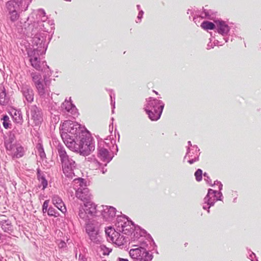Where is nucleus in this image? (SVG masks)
I'll return each mask as SVG.
<instances>
[{
    "label": "nucleus",
    "mask_w": 261,
    "mask_h": 261,
    "mask_svg": "<svg viewBox=\"0 0 261 261\" xmlns=\"http://www.w3.org/2000/svg\"><path fill=\"white\" fill-rule=\"evenodd\" d=\"M85 131L77 123L66 121L62 125L61 136L68 147L75 141H78L80 136Z\"/></svg>",
    "instance_id": "1"
},
{
    "label": "nucleus",
    "mask_w": 261,
    "mask_h": 261,
    "mask_svg": "<svg viewBox=\"0 0 261 261\" xmlns=\"http://www.w3.org/2000/svg\"><path fill=\"white\" fill-rule=\"evenodd\" d=\"M68 148L83 155L90 154L95 149L93 139L87 131L84 132L81 136H80L79 141H75Z\"/></svg>",
    "instance_id": "2"
},
{
    "label": "nucleus",
    "mask_w": 261,
    "mask_h": 261,
    "mask_svg": "<svg viewBox=\"0 0 261 261\" xmlns=\"http://www.w3.org/2000/svg\"><path fill=\"white\" fill-rule=\"evenodd\" d=\"M32 77L38 94L40 96L44 97L46 94H49L50 92L49 87L50 84V81L49 80L44 78L42 80L41 76L39 74L32 73Z\"/></svg>",
    "instance_id": "3"
},
{
    "label": "nucleus",
    "mask_w": 261,
    "mask_h": 261,
    "mask_svg": "<svg viewBox=\"0 0 261 261\" xmlns=\"http://www.w3.org/2000/svg\"><path fill=\"white\" fill-rule=\"evenodd\" d=\"M148 105L149 108L152 107L151 110H146L149 118L152 121L157 120L161 115L164 105H162L159 100L156 99L150 100Z\"/></svg>",
    "instance_id": "4"
},
{
    "label": "nucleus",
    "mask_w": 261,
    "mask_h": 261,
    "mask_svg": "<svg viewBox=\"0 0 261 261\" xmlns=\"http://www.w3.org/2000/svg\"><path fill=\"white\" fill-rule=\"evenodd\" d=\"M59 154L62 162L64 173L67 174V175L72 173V171L75 167V161L71 158H69L64 150H59Z\"/></svg>",
    "instance_id": "5"
},
{
    "label": "nucleus",
    "mask_w": 261,
    "mask_h": 261,
    "mask_svg": "<svg viewBox=\"0 0 261 261\" xmlns=\"http://www.w3.org/2000/svg\"><path fill=\"white\" fill-rule=\"evenodd\" d=\"M130 256L136 261H151L152 255L143 247L131 249L129 252Z\"/></svg>",
    "instance_id": "6"
},
{
    "label": "nucleus",
    "mask_w": 261,
    "mask_h": 261,
    "mask_svg": "<svg viewBox=\"0 0 261 261\" xmlns=\"http://www.w3.org/2000/svg\"><path fill=\"white\" fill-rule=\"evenodd\" d=\"M96 212V207L93 203L84 204V206L80 208L79 217L87 222Z\"/></svg>",
    "instance_id": "7"
},
{
    "label": "nucleus",
    "mask_w": 261,
    "mask_h": 261,
    "mask_svg": "<svg viewBox=\"0 0 261 261\" xmlns=\"http://www.w3.org/2000/svg\"><path fill=\"white\" fill-rule=\"evenodd\" d=\"M76 196L84 202V204L88 203H93L91 201V194L90 190L87 188H79L76 191Z\"/></svg>",
    "instance_id": "8"
},
{
    "label": "nucleus",
    "mask_w": 261,
    "mask_h": 261,
    "mask_svg": "<svg viewBox=\"0 0 261 261\" xmlns=\"http://www.w3.org/2000/svg\"><path fill=\"white\" fill-rule=\"evenodd\" d=\"M15 137L14 135L11 134L6 137L5 141V146L8 153L10 154L13 151H14L18 144L15 143Z\"/></svg>",
    "instance_id": "9"
},
{
    "label": "nucleus",
    "mask_w": 261,
    "mask_h": 261,
    "mask_svg": "<svg viewBox=\"0 0 261 261\" xmlns=\"http://www.w3.org/2000/svg\"><path fill=\"white\" fill-rule=\"evenodd\" d=\"M86 229V232L92 241L94 242L99 241L98 232L92 225L87 224Z\"/></svg>",
    "instance_id": "10"
},
{
    "label": "nucleus",
    "mask_w": 261,
    "mask_h": 261,
    "mask_svg": "<svg viewBox=\"0 0 261 261\" xmlns=\"http://www.w3.org/2000/svg\"><path fill=\"white\" fill-rule=\"evenodd\" d=\"M52 203L55 205L61 212L65 213L66 212V207L62 199L58 195H54L52 197Z\"/></svg>",
    "instance_id": "11"
},
{
    "label": "nucleus",
    "mask_w": 261,
    "mask_h": 261,
    "mask_svg": "<svg viewBox=\"0 0 261 261\" xmlns=\"http://www.w3.org/2000/svg\"><path fill=\"white\" fill-rule=\"evenodd\" d=\"M220 193L218 191H214L212 189H209L207 195L208 199V204L212 205L215 201L219 199Z\"/></svg>",
    "instance_id": "12"
},
{
    "label": "nucleus",
    "mask_w": 261,
    "mask_h": 261,
    "mask_svg": "<svg viewBox=\"0 0 261 261\" xmlns=\"http://www.w3.org/2000/svg\"><path fill=\"white\" fill-rule=\"evenodd\" d=\"M22 92L28 102H31L33 101L34 92L31 88L28 86H23L22 88Z\"/></svg>",
    "instance_id": "13"
},
{
    "label": "nucleus",
    "mask_w": 261,
    "mask_h": 261,
    "mask_svg": "<svg viewBox=\"0 0 261 261\" xmlns=\"http://www.w3.org/2000/svg\"><path fill=\"white\" fill-rule=\"evenodd\" d=\"M216 23L218 28V33L221 34H226L229 31L228 25L223 21H216Z\"/></svg>",
    "instance_id": "14"
},
{
    "label": "nucleus",
    "mask_w": 261,
    "mask_h": 261,
    "mask_svg": "<svg viewBox=\"0 0 261 261\" xmlns=\"http://www.w3.org/2000/svg\"><path fill=\"white\" fill-rule=\"evenodd\" d=\"M9 113L15 122H20L22 119V117L19 111L14 109H11Z\"/></svg>",
    "instance_id": "15"
},
{
    "label": "nucleus",
    "mask_w": 261,
    "mask_h": 261,
    "mask_svg": "<svg viewBox=\"0 0 261 261\" xmlns=\"http://www.w3.org/2000/svg\"><path fill=\"white\" fill-rule=\"evenodd\" d=\"M2 228L4 231L9 233L12 232L13 230V225L9 220H3L2 221Z\"/></svg>",
    "instance_id": "16"
},
{
    "label": "nucleus",
    "mask_w": 261,
    "mask_h": 261,
    "mask_svg": "<svg viewBox=\"0 0 261 261\" xmlns=\"http://www.w3.org/2000/svg\"><path fill=\"white\" fill-rule=\"evenodd\" d=\"M10 154L12 155L13 157L20 158L22 157L24 154L23 148L20 145L18 144L16 145V147L14 151H13Z\"/></svg>",
    "instance_id": "17"
},
{
    "label": "nucleus",
    "mask_w": 261,
    "mask_h": 261,
    "mask_svg": "<svg viewBox=\"0 0 261 261\" xmlns=\"http://www.w3.org/2000/svg\"><path fill=\"white\" fill-rule=\"evenodd\" d=\"M111 241L118 246L123 245L124 242H125L123 236H121L119 232H118V236L116 235V237H114Z\"/></svg>",
    "instance_id": "18"
},
{
    "label": "nucleus",
    "mask_w": 261,
    "mask_h": 261,
    "mask_svg": "<svg viewBox=\"0 0 261 261\" xmlns=\"http://www.w3.org/2000/svg\"><path fill=\"white\" fill-rule=\"evenodd\" d=\"M6 6L9 12L17 11L16 9L18 8V6L17 3L14 1L8 2Z\"/></svg>",
    "instance_id": "19"
},
{
    "label": "nucleus",
    "mask_w": 261,
    "mask_h": 261,
    "mask_svg": "<svg viewBox=\"0 0 261 261\" xmlns=\"http://www.w3.org/2000/svg\"><path fill=\"white\" fill-rule=\"evenodd\" d=\"M105 215H107L109 218H113L115 216L116 210L112 206H107L104 211Z\"/></svg>",
    "instance_id": "20"
},
{
    "label": "nucleus",
    "mask_w": 261,
    "mask_h": 261,
    "mask_svg": "<svg viewBox=\"0 0 261 261\" xmlns=\"http://www.w3.org/2000/svg\"><path fill=\"white\" fill-rule=\"evenodd\" d=\"M105 232L107 236L109 237L110 241H111L114 237L115 238L116 235L118 236V232L116 231L115 229L111 227L107 228Z\"/></svg>",
    "instance_id": "21"
},
{
    "label": "nucleus",
    "mask_w": 261,
    "mask_h": 261,
    "mask_svg": "<svg viewBox=\"0 0 261 261\" xmlns=\"http://www.w3.org/2000/svg\"><path fill=\"white\" fill-rule=\"evenodd\" d=\"M201 27L205 30H212L215 29V25L212 22L208 21H204L202 23H201Z\"/></svg>",
    "instance_id": "22"
},
{
    "label": "nucleus",
    "mask_w": 261,
    "mask_h": 261,
    "mask_svg": "<svg viewBox=\"0 0 261 261\" xmlns=\"http://www.w3.org/2000/svg\"><path fill=\"white\" fill-rule=\"evenodd\" d=\"M32 66L36 69H39L40 68V61L36 56L32 57L30 60Z\"/></svg>",
    "instance_id": "23"
},
{
    "label": "nucleus",
    "mask_w": 261,
    "mask_h": 261,
    "mask_svg": "<svg viewBox=\"0 0 261 261\" xmlns=\"http://www.w3.org/2000/svg\"><path fill=\"white\" fill-rule=\"evenodd\" d=\"M9 18L12 22H15L19 18V14L17 11L9 12Z\"/></svg>",
    "instance_id": "24"
},
{
    "label": "nucleus",
    "mask_w": 261,
    "mask_h": 261,
    "mask_svg": "<svg viewBox=\"0 0 261 261\" xmlns=\"http://www.w3.org/2000/svg\"><path fill=\"white\" fill-rule=\"evenodd\" d=\"M48 215L50 216H54L55 217H57L59 215V213L57 212V211L53 207H49L47 211Z\"/></svg>",
    "instance_id": "25"
},
{
    "label": "nucleus",
    "mask_w": 261,
    "mask_h": 261,
    "mask_svg": "<svg viewBox=\"0 0 261 261\" xmlns=\"http://www.w3.org/2000/svg\"><path fill=\"white\" fill-rule=\"evenodd\" d=\"M3 124L4 127L7 129L10 127L11 123H10L9 118L7 115H5L3 118Z\"/></svg>",
    "instance_id": "26"
},
{
    "label": "nucleus",
    "mask_w": 261,
    "mask_h": 261,
    "mask_svg": "<svg viewBox=\"0 0 261 261\" xmlns=\"http://www.w3.org/2000/svg\"><path fill=\"white\" fill-rule=\"evenodd\" d=\"M40 186H42V190H44L47 186L48 182L43 176H41L39 179Z\"/></svg>",
    "instance_id": "27"
},
{
    "label": "nucleus",
    "mask_w": 261,
    "mask_h": 261,
    "mask_svg": "<svg viewBox=\"0 0 261 261\" xmlns=\"http://www.w3.org/2000/svg\"><path fill=\"white\" fill-rule=\"evenodd\" d=\"M202 171L201 169H198L195 173V176L196 180L198 181L201 180L202 179Z\"/></svg>",
    "instance_id": "28"
},
{
    "label": "nucleus",
    "mask_w": 261,
    "mask_h": 261,
    "mask_svg": "<svg viewBox=\"0 0 261 261\" xmlns=\"http://www.w3.org/2000/svg\"><path fill=\"white\" fill-rule=\"evenodd\" d=\"M100 250L101 251H102V253L103 255H108L111 252L109 248H106L104 246H100Z\"/></svg>",
    "instance_id": "29"
},
{
    "label": "nucleus",
    "mask_w": 261,
    "mask_h": 261,
    "mask_svg": "<svg viewBox=\"0 0 261 261\" xmlns=\"http://www.w3.org/2000/svg\"><path fill=\"white\" fill-rule=\"evenodd\" d=\"M127 226H125L122 229V232L126 234H129V233L131 234L132 233V232H134V229L132 228H130V229L129 228H127Z\"/></svg>",
    "instance_id": "30"
},
{
    "label": "nucleus",
    "mask_w": 261,
    "mask_h": 261,
    "mask_svg": "<svg viewBox=\"0 0 261 261\" xmlns=\"http://www.w3.org/2000/svg\"><path fill=\"white\" fill-rule=\"evenodd\" d=\"M48 204H49V200H46L44 202L43 206H42V211H43V213L46 212L48 210L47 208L48 206Z\"/></svg>",
    "instance_id": "31"
},
{
    "label": "nucleus",
    "mask_w": 261,
    "mask_h": 261,
    "mask_svg": "<svg viewBox=\"0 0 261 261\" xmlns=\"http://www.w3.org/2000/svg\"><path fill=\"white\" fill-rule=\"evenodd\" d=\"M99 154L103 158H107L108 155V151L105 149H102L100 150Z\"/></svg>",
    "instance_id": "32"
},
{
    "label": "nucleus",
    "mask_w": 261,
    "mask_h": 261,
    "mask_svg": "<svg viewBox=\"0 0 261 261\" xmlns=\"http://www.w3.org/2000/svg\"><path fill=\"white\" fill-rule=\"evenodd\" d=\"M118 260V261H128L126 259H123V258H119Z\"/></svg>",
    "instance_id": "33"
},
{
    "label": "nucleus",
    "mask_w": 261,
    "mask_h": 261,
    "mask_svg": "<svg viewBox=\"0 0 261 261\" xmlns=\"http://www.w3.org/2000/svg\"><path fill=\"white\" fill-rule=\"evenodd\" d=\"M80 261H87L86 259L83 257L80 259Z\"/></svg>",
    "instance_id": "34"
},
{
    "label": "nucleus",
    "mask_w": 261,
    "mask_h": 261,
    "mask_svg": "<svg viewBox=\"0 0 261 261\" xmlns=\"http://www.w3.org/2000/svg\"><path fill=\"white\" fill-rule=\"evenodd\" d=\"M184 245H185V247H187L189 246V244H188V243H185Z\"/></svg>",
    "instance_id": "35"
},
{
    "label": "nucleus",
    "mask_w": 261,
    "mask_h": 261,
    "mask_svg": "<svg viewBox=\"0 0 261 261\" xmlns=\"http://www.w3.org/2000/svg\"><path fill=\"white\" fill-rule=\"evenodd\" d=\"M3 95H4V96H5V94L4 93H2V96H3Z\"/></svg>",
    "instance_id": "36"
},
{
    "label": "nucleus",
    "mask_w": 261,
    "mask_h": 261,
    "mask_svg": "<svg viewBox=\"0 0 261 261\" xmlns=\"http://www.w3.org/2000/svg\"><path fill=\"white\" fill-rule=\"evenodd\" d=\"M64 244H65V243H63L61 244L62 247H63V245H64Z\"/></svg>",
    "instance_id": "37"
}]
</instances>
